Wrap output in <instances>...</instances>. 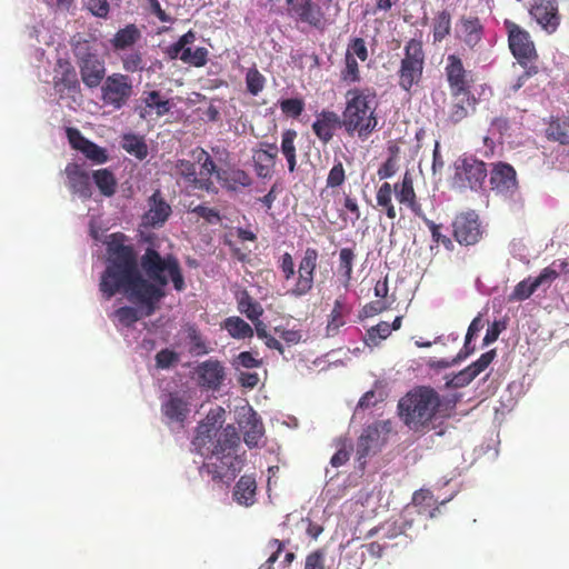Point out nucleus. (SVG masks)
Segmentation results:
<instances>
[{"mask_svg":"<svg viewBox=\"0 0 569 569\" xmlns=\"http://www.w3.org/2000/svg\"><path fill=\"white\" fill-rule=\"evenodd\" d=\"M127 236L112 233L106 241L107 261L101 273L99 290L106 300L122 293L130 302L146 308L151 316L157 303L166 296L164 288L171 280L177 291L186 289L178 259L172 254L162 257L156 249L147 248L139 261L134 248L126 244Z\"/></svg>","mask_w":569,"mask_h":569,"instance_id":"obj_1","label":"nucleus"},{"mask_svg":"<svg viewBox=\"0 0 569 569\" xmlns=\"http://www.w3.org/2000/svg\"><path fill=\"white\" fill-rule=\"evenodd\" d=\"M212 443L210 455L201 467L213 482L230 485L243 467V459L237 455L240 437L236 427L228 425L221 430L213 426L200 425L194 438V445L204 447Z\"/></svg>","mask_w":569,"mask_h":569,"instance_id":"obj_2","label":"nucleus"},{"mask_svg":"<svg viewBox=\"0 0 569 569\" xmlns=\"http://www.w3.org/2000/svg\"><path fill=\"white\" fill-rule=\"evenodd\" d=\"M456 407L455 399L442 398L429 386H417L398 401L400 420L411 431L426 433L435 428V421L449 418Z\"/></svg>","mask_w":569,"mask_h":569,"instance_id":"obj_3","label":"nucleus"},{"mask_svg":"<svg viewBox=\"0 0 569 569\" xmlns=\"http://www.w3.org/2000/svg\"><path fill=\"white\" fill-rule=\"evenodd\" d=\"M377 93L373 88H353L346 93L342 127L349 136L366 140L377 128Z\"/></svg>","mask_w":569,"mask_h":569,"instance_id":"obj_4","label":"nucleus"},{"mask_svg":"<svg viewBox=\"0 0 569 569\" xmlns=\"http://www.w3.org/2000/svg\"><path fill=\"white\" fill-rule=\"evenodd\" d=\"M503 26L508 34L509 49L517 62L525 69L523 73L518 77L517 82L512 86L513 91H517L529 78L539 72V68L536 64L539 56L535 42L526 29L509 19L503 21Z\"/></svg>","mask_w":569,"mask_h":569,"instance_id":"obj_5","label":"nucleus"},{"mask_svg":"<svg viewBox=\"0 0 569 569\" xmlns=\"http://www.w3.org/2000/svg\"><path fill=\"white\" fill-rule=\"evenodd\" d=\"M426 53L421 40L410 39L403 47V57L397 71L398 86L411 93L413 87H418L423 78Z\"/></svg>","mask_w":569,"mask_h":569,"instance_id":"obj_6","label":"nucleus"},{"mask_svg":"<svg viewBox=\"0 0 569 569\" xmlns=\"http://www.w3.org/2000/svg\"><path fill=\"white\" fill-rule=\"evenodd\" d=\"M72 51L88 88L98 87L106 76L104 61L99 58L96 41L79 38L72 43Z\"/></svg>","mask_w":569,"mask_h":569,"instance_id":"obj_7","label":"nucleus"},{"mask_svg":"<svg viewBox=\"0 0 569 569\" xmlns=\"http://www.w3.org/2000/svg\"><path fill=\"white\" fill-rule=\"evenodd\" d=\"M288 13L297 22L323 32L332 20L327 14L329 6L317 0H286Z\"/></svg>","mask_w":569,"mask_h":569,"instance_id":"obj_8","label":"nucleus"},{"mask_svg":"<svg viewBox=\"0 0 569 569\" xmlns=\"http://www.w3.org/2000/svg\"><path fill=\"white\" fill-rule=\"evenodd\" d=\"M133 93V84L129 76L112 73L107 77L101 87V100L114 110L123 108Z\"/></svg>","mask_w":569,"mask_h":569,"instance_id":"obj_9","label":"nucleus"},{"mask_svg":"<svg viewBox=\"0 0 569 569\" xmlns=\"http://www.w3.org/2000/svg\"><path fill=\"white\" fill-rule=\"evenodd\" d=\"M488 174L482 160L472 156L459 158L455 163V182L460 187L478 190L482 187Z\"/></svg>","mask_w":569,"mask_h":569,"instance_id":"obj_10","label":"nucleus"},{"mask_svg":"<svg viewBox=\"0 0 569 569\" xmlns=\"http://www.w3.org/2000/svg\"><path fill=\"white\" fill-rule=\"evenodd\" d=\"M451 227L452 237L461 246H475L482 239L483 228L473 210L457 214Z\"/></svg>","mask_w":569,"mask_h":569,"instance_id":"obj_11","label":"nucleus"},{"mask_svg":"<svg viewBox=\"0 0 569 569\" xmlns=\"http://www.w3.org/2000/svg\"><path fill=\"white\" fill-rule=\"evenodd\" d=\"M319 253L315 248H307L300 260L298 278L295 286L288 291L292 297H302L308 295L313 288L315 273L318 266Z\"/></svg>","mask_w":569,"mask_h":569,"instance_id":"obj_12","label":"nucleus"},{"mask_svg":"<svg viewBox=\"0 0 569 569\" xmlns=\"http://www.w3.org/2000/svg\"><path fill=\"white\" fill-rule=\"evenodd\" d=\"M390 429L389 421H376L367 426L357 441V459L360 461L366 459L371 452H376L385 442L382 433H389Z\"/></svg>","mask_w":569,"mask_h":569,"instance_id":"obj_13","label":"nucleus"},{"mask_svg":"<svg viewBox=\"0 0 569 569\" xmlns=\"http://www.w3.org/2000/svg\"><path fill=\"white\" fill-rule=\"evenodd\" d=\"M491 190L503 197H512L518 191L515 168L506 162H497L490 172Z\"/></svg>","mask_w":569,"mask_h":569,"instance_id":"obj_14","label":"nucleus"},{"mask_svg":"<svg viewBox=\"0 0 569 569\" xmlns=\"http://www.w3.org/2000/svg\"><path fill=\"white\" fill-rule=\"evenodd\" d=\"M172 108L171 101L159 90L143 91L139 102L134 107L141 120H148L152 114L158 118L166 116Z\"/></svg>","mask_w":569,"mask_h":569,"instance_id":"obj_15","label":"nucleus"},{"mask_svg":"<svg viewBox=\"0 0 569 569\" xmlns=\"http://www.w3.org/2000/svg\"><path fill=\"white\" fill-rule=\"evenodd\" d=\"M445 74L450 92H471L472 79L461 58L449 54L446 59Z\"/></svg>","mask_w":569,"mask_h":569,"instance_id":"obj_16","label":"nucleus"},{"mask_svg":"<svg viewBox=\"0 0 569 569\" xmlns=\"http://www.w3.org/2000/svg\"><path fill=\"white\" fill-rule=\"evenodd\" d=\"M172 213L171 206L157 189L148 199V210L142 216V226L146 228H161Z\"/></svg>","mask_w":569,"mask_h":569,"instance_id":"obj_17","label":"nucleus"},{"mask_svg":"<svg viewBox=\"0 0 569 569\" xmlns=\"http://www.w3.org/2000/svg\"><path fill=\"white\" fill-rule=\"evenodd\" d=\"M529 13L548 33H553L560 24L556 0H532Z\"/></svg>","mask_w":569,"mask_h":569,"instance_id":"obj_18","label":"nucleus"},{"mask_svg":"<svg viewBox=\"0 0 569 569\" xmlns=\"http://www.w3.org/2000/svg\"><path fill=\"white\" fill-rule=\"evenodd\" d=\"M196 372L199 386L210 390H219L226 378L224 367L212 358L198 365Z\"/></svg>","mask_w":569,"mask_h":569,"instance_id":"obj_19","label":"nucleus"},{"mask_svg":"<svg viewBox=\"0 0 569 569\" xmlns=\"http://www.w3.org/2000/svg\"><path fill=\"white\" fill-rule=\"evenodd\" d=\"M340 127H342V117L340 118L339 114L332 110H322L316 114L312 131L316 137L326 144L332 140L336 130Z\"/></svg>","mask_w":569,"mask_h":569,"instance_id":"obj_20","label":"nucleus"},{"mask_svg":"<svg viewBox=\"0 0 569 569\" xmlns=\"http://www.w3.org/2000/svg\"><path fill=\"white\" fill-rule=\"evenodd\" d=\"M451 102L448 106V120L456 124L475 111L477 99L472 92H450Z\"/></svg>","mask_w":569,"mask_h":569,"instance_id":"obj_21","label":"nucleus"},{"mask_svg":"<svg viewBox=\"0 0 569 569\" xmlns=\"http://www.w3.org/2000/svg\"><path fill=\"white\" fill-rule=\"evenodd\" d=\"M392 191H395L396 198L400 203L408 206L417 217H423L425 212L418 202L413 179L409 171L405 172L401 182L396 183Z\"/></svg>","mask_w":569,"mask_h":569,"instance_id":"obj_22","label":"nucleus"},{"mask_svg":"<svg viewBox=\"0 0 569 569\" xmlns=\"http://www.w3.org/2000/svg\"><path fill=\"white\" fill-rule=\"evenodd\" d=\"M68 180V188L74 194L84 199L91 197V186L89 173L81 169L76 162H70L64 168Z\"/></svg>","mask_w":569,"mask_h":569,"instance_id":"obj_23","label":"nucleus"},{"mask_svg":"<svg viewBox=\"0 0 569 569\" xmlns=\"http://www.w3.org/2000/svg\"><path fill=\"white\" fill-rule=\"evenodd\" d=\"M239 426L243 433L244 443L249 448L257 447L264 431L263 425L257 412L250 409L248 413L241 417Z\"/></svg>","mask_w":569,"mask_h":569,"instance_id":"obj_24","label":"nucleus"},{"mask_svg":"<svg viewBox=\"0 0 569 569\" xmlns=\"http://www.w3.org/2000/svg\"><path fill=\"white\" fill-rule=\"evenodd\" d=\"M161 412L169 422L183 423L189 413V403L177 393H170L161 405Z\"/></svg>","mask_w":569,"mask_h":569,"instance_id":"obj_25","label":"nucleus"},{"mask_svg":"<svg viewBox=\"0 0 569 569\" xmlns=\"http://www.w3.org/2000/svg\"><path fill=\"white\" fill-rule=\"evenodd\" d=\"M217 179L223 188L230 191H238L252 184L250 174L239 168L221 169L217 172Z\"/></svg>","mask_w":569,"mask_h":569,"instance_id":"obj_26","label":"nucleus"},{"mask_svg":"<svg viewBox=\"0 0 569 569\" xmlns=\"http://www.w3.org/2000/svg\"><path fill=\"white\" fill-rule=\"evenodd\" d=\"M257 482L251 475L240 477L233 489V499L241 506L250 507L256 502Z\"/></svg>","mask_w":569,"mask_h":569,"instance_id":"obj_27","label":"nucleus"},{"mask_svg":"<svg viewBox=\"0 0 569 569\" xmlns=\"http://www.w3.org/2000/svg\"><path fill=\"white\" fill-rule=\"evenodd\" d=\"M546 138L569 146V116L552 117L546 128Z\"/></svg>","mask_w":569,"mask_h":569,"instance_id":"obj_28","label":"nucleus"},{"mask_svg":"<svg viewBox=\"0 0 569 569\" xmlns=\"http://www.w3.org/2000/svg\"><path fill=\"white\" fill-rule=\"evenodd\" d=\"M178 173L196 189L209 191L213 182L209 178H198L196 164L190 160L180 159L176 164Z\"/></svg>","mask_w":569,"mask_h":569,"instance_id":"obj_29","label":"nucleus"},{"mask_svg":"<svg viewBox=\"0 0 569 569\" xmlns=\"http://www.w3.org/2000/svg\"><path fill=\"white\" fill-rule=\"evenodd\" d=\"M462 39L465 43L473 48L482 39L483 27L478 17H462L460 19Z\"/></svg>","mask_w":569,"mask_h":569,"instance_id":"obj_30","label":"nucleus"},{"mask_svg":"<svg viewBox=\"0 0 569 569\" xmlns=\"http://www.w3.org/2000/svg\"><path fill=\"white\" fill-rule=\"evenodd\" d=\"M412 506L417 508V512L426 515L429 518L436 517L439 512L438 500L428 489H420L412 496Z\"/></svg>","mask_w":569,"mask_h":569,"instance_id":"obj_31","label":"nucleus"},{"mask_svg":"<svg viewBox=\"0 0 569 569\" xmlns=\"http://www.w3.org/2000/svg\"><path fill=\"white\" fill-rule=\"evenodd\" d=\"M298 133L293 129H286L281 133L280 150L288 163V170L293 172L297 169V148L296 140Z\"/></svg>","mask_w":569,"mask_h":569,"instance_id":"obj_32","label":"nucleus"},{"mask_svg":"<svg viewBox=\"0 0 569 569\" xmlns=\"http://www.w3.org/2000/svg\"><path fill=\"white\" fill-rule=\"evenodd\" d=\"M252 158L257 176L262 179L271 178L277 157L271 154L269 150H253Z\"/></svg>","mask_w":569,"mask_h":569,"instance_id":"obj_33","label":"nucleus"},{"mask_svg":"<svg viewBox=\"0 0 569 569\" xmlns=\"http://www.w3.org/2000/svg\"><path fill=\"white\" fill-rule=\"evenodd\" d=\"M141 38V32L133 23L127 24L124 28L117 31L111 44L114 50H124L133 46Z\"/></svg>","mask_w":569,"mask_h":569,"instance_id":"obj_34","label":"nucleus"},{"mask_svg":"<svg viewBox=\"0 0 569 569\" xmlns=\"http://www.w3.org/2000/svg\"><path fill=\"white\" fill-rule=\"evenodd\" d=\"M222 329H224L234 339L252 338L254 333L253 328L237 316L224 319L222 322Z\"/></svg>","mask_w":569,"mask_h":569,"instance_id":"obj_35","label":"nucleus"},{"mask_svg":"<svg viewBox=\"0 0 569 569\" xmlns=\"http://www.w3.org/2000/svg\"><path fill=\"white\" fill-rule=\"evenodd\" d=\"M97 188L104 197H112L117 191V179L109 169H98L92 172Z\"/></svg>","mask_w":569,"mask_h":569,"instance_id":"obj_36","label":"nucleus"},{"mask_svg":"<svg viewBox=\"0 0 569 569\" xmlns=\"http://www.w3.org/2000/svg\"><path fill=\"white\" fill-rule=\"evenodd\" d=\"M238 310L250 321L254 322L263 313V308L256 301L248 291H242L238 297Z\"/></svg>","mask_w":569,"mask_h":569,"instance_id":"obj_37","label":"nucleus"},{"mask_svg":"<svg viewBox=\"0 0 569 569\" xmlns=\"http://www.w3.org/2000/svg\"><path fill=\"white\" fill-rule=\"evenodd\" d=\"M121 147L139 160L148 156V147L144 139L133 133H126L122 137Z\"/></svg>","mask_w":569,"mask_h":569,"instance_id":"obj_38","label":"nucleus"},{"mask_svg":"<svg viewBox=\"0 0 569 569\" xmlns=\"http://www.w3.org/2000/svg\"><path fill=\"white\" fill-rule=\"evenodd\" d=\"M346 307L342 299H336L333 308L329 315L326 332L328 337H333L339 332V329L345 326Z\"/></svg>","mask_w":569,"mask_h":569,"instance_id":"obj_39","label":"nucleus"},{"mask_svg":"<svg viewBox=\"0 0 569 569\" xmlns=\"http://www.w3.org/2000/svg\"><path fill=\"white\" fill-rule=\"evenodd\" d=\"M58 66L61 69V76L54 78V86H62L66 89H76L79 80L74 68L69 61L59 60Z\"/></svg>","mask_w":569,"mask_h":569,"instance_id":"obj_40","label":"nucleus"},{"mask_svg":"<svg viewBox=\"0 0 569 569\" xmlns=\"http://www.w3.org/2000/svg\"><path fill=\"white\" fill-rule=\"evenodd\" d=\"M567 260H555L550 266L543 268L539 276L533 279V286H542L545 283H551L556 280L560 272L565 271L568 267Z\"/></svg>","mask_w":569,"mask_h":569,"instance_id":"obj_41","label":"nucleus"},{"mask_svg":"<svg viewBox=\"0 0 569 569\" xmlns=\"http://www.w3.org/2000/svg\"><path fill=\"white\" fill-rule=\"evenodd\" d=\"M377 204L381 207L389 219L397 217L396 208L392 203V186L389 182H383L377 191Z\"/></svg>","mask_w":569,"mask_h":569,"instance_id":"obj_42","label":"nucleus"},{"mask_svg":"<svg viewBox=\"0 0 569 569\" xmlns=\"http://www.w3.org/2000/svg\"><path fill=\"white\" fill-rule=\"evenodd\" d=\"M192 156L194 161L201 167V178L211 179L212 174L217 176V172L220 171L211 156L203 148H196L192 151Z\"/></svg>","mask_w":569,"mask_h":569,"instance_id":"obj_43","label":"nucleus"},{"mask_svg":"<svg viewBox=\"0 0 569 569\" xmlns=\"http://www.w3.org/2000/svg\"><path fill=\"white\" fill-rule=\"evenodd\" d=\"M180 60L189 66L201 68L204 67L209 60V51L204 47H198L194 50L186 48L180 56Z\"/></svg>","mask_w":569,"mask_h":569,"instance_id":"obj_44","label":"nucleus"},{"mask_svg":"<svg viewBox=\"0 0 569 569\" xmlns=\"http://www.w3.org/2000/svg\"><path fill=\"white\" fill-rule=\"evenodd\" d=\"M451 30V16L447 10H442L437 13L433 23V41L440 42Z\"/></svg>","mask_w":569,"mask_h":569,"instance_id":"obj_45","label":"nucleus"},{"mask_svg":"<svg viewBox=\"0 0 569 569\" xmlns=\"http://www.w3.org/2000/svg\"><path fill=\"white\" fill-rule=\"evenodd\" d=\"M392 332V328L386 321H380L378 325L367 330L366 343L368 346H378L381 340L387 339Z\"/></svg>","mask_w":569,"mask_h":569,"instance_id":"obj_46","label":"nucleus"},{"mask_svg":"<svg viewBox=\"0 0 569 569\" xmlns=\"http://www.w3.org/2000/svg\"><path fill=\"white\" fill-rule=\"evenodd\" d=\"M355 258L356 253L352 248H342L339 252V270L343 273L346 286L352 278Z\"/></svg>","mask_w":569,"mask_h":569,"instance_id":"obj_47","label":"nucleus"},{"mask_svg":"<svg viewBox=\"0 0 569 569\" xmlns=\"http://www.w3.org/2000/svg\"><path fill=\"white\" fill-rule=\"evenodd\" d=\"M247 90L252 96H258L266 86L264 76L256 68H249L246 73Z\"/></svg>","mask_w":569,"mask_h":569,"instance_id":"obj_48","label":"nucleus"},{"mask_svg":"<svg viewBox=\"0 0 569 569\" xmlns=\"http://www.w3.org/2000/svg\"><path fill=\"white\" fill-rule=\"evenodd\" d=\"M122 68L124 71L134 73L141 72L146 68L142 53L133 50L121 56Z\"/></svg>","mask_w":569,"mask_h":569,"instance_id":"obj_49","label":"nucleus"},{"mask_svg":"<svg viewBox=\"0 0 569 569\" xmlns=\"http://www.w3.org/2000/svg\"><path fill=\"white\" fill-rule=\"evenodd\" d=\"M188 339L191 343L190 352L194 356H203L209 352V349L194 325H188L187 327Z\"/></svg>","mask_w":569,"mask_h":569,"instance_id":"obj_50","label":"nucleus"},{"mask_svg":"<svg viewBox=\"0 0 569 569\" xmlns=\"http://www.w3.org/2000/svg\"><path fill=\"white\" fill-rule=\"evenodd\" d=\"M345 62L346 66L341 71V79L348 83L359 82L361 79L359 64L356 58L352 57L351 52H346Z\"/></svg>","mask_w":569,"mask_h":569,"instance_id":"obj_51","label":"nucleus"},{"mask_svg":"<svg viewBox=\"0 0 569 569\" xmlns=\"http://www.w3.org/2000/svg\"><path fill=\"white\" fill-rule=\"evenodd\" d=\"M279 106L283 114L293 119L299 118L305 110V101L301 98L283 99Z\"/></svg>","mask_w":569,"mask_h":569,"instance_id":"obj_52","label":"nucleus"},{"mask_svg":"<svg viewBox=\"0 0 569 569\" xmlns=\"http://www.w3.org/2000/svg\"><path fill=\"white\" fill-rule=\"evenodd\" d=\"M420 219H422V221L429 228L433 242L441 243L447 250H453L452 240L449 237L441 233L440 224H437L432 220L428 219L426 214H423V217H420Z\"/></svg>","mask_w":569,"mask_h":569,"instance_id":"obj_53","label":"nucleus"},{"mask_svg":"<svg viewBox=\"0 0 569 569\" xmlns=\"http://www.w3.org/2000/svg\"><path fill=\"white\" fill-rule=\"evenodd\" d=\"M81 153L96 164L106 163L109 159L107 150L92 141H89Z\"/></svg>","mask_w":569,"mask_h":569,"instance_id":"obj_54","label":"nucleus"},{"mask_svg":"<svg viewBox=\"0 0 569 569\" xmlns=\"http://www.w3.org/2000/svg\"><path fill=\"white\" fill-rule=\"evenodd\" d=\"M346 181V170L340 160H336L327 177L328 188H338Z\"/></svg>","mask_w":569,"mask_h":569,"instance_id":"obj_55","label":"nucleus"},{"mask_svg":"<svg viewBox=\"0 0 569 569\" xmlns=\"http://www.w3.org/2000/svg\"><path fill=\"white\" fill-rule=\"evenodd\" d=\"M113 316L124 327H131L139 320L137 309L129 306L118 308L114 310Z\"/></svg>","mask_w":569,"mask_h":569,"instance_id":"obj_56","label":"nucleus"},{"mask_svg":"<svg viewBox=\"0 0 569 569\" xmlns=\"http://www.w3.org/2000/svg\"><path fill=\"white\" fill-rule=\"evenodd\" d=\"M539 287L533 286V279H525L520 281L513 289L511 298L513 300L522 301L528 299Z\"/></svg>","mask_w":569,"mask_h":569,"instance_id":"obj_57","label":"nucleus"},{"mask_svg":"<svg viewBox=\"0 0 569 569\" xmlns=\"http://www.w3.org/2000/svg\"><path fill=\"white\" fill-rule=\"evenodd\" d=\"M482 328H483V322H482L481 316L479 315L476 318H473V320L469 325V328H468L467 335H466L465 346H463L466 353L463 356H461V353H459L458 355L459 359L466 358L469 353H471L473 351V348L469 349V345H470L471 340L473 339V337Z\"/></svg>","mask_w":569,"mask_h":569,"instance_id":"obj_58","label":"nucleus"},{"mask_svg":"<svg viewBox=\"0 0 569 569\" xmlns=\"http://www.w3.org/2000/svg\"><path fill=\"white\" fill-rule=\"evenodd\" d=\"M496 358V350L492 349V350H489L485 353H482L478 360H476L475 362H472L471 365H469V370H471V372L478 377L482 371H485L489 365L493 361V359Z\"/></svg>","mask_w":569,"mask_h":569,"instance_id":"obj_59","label":"nucleus"},{"mask_svg":"<svg viewBox=\"0 0 569 569\" xmlns=\"http://www.w3.org/2000/svg\"><path fill=\"white\" fill-rule=\"evenodd\" d=\"M66 134H67V138H68V141H69L71 148L77 151H80V152L83 150L86 144L90 141L77 128H71V127L67 128Z\"/></svg>","mask_w":569,"mask_h":569,"instance_id":"obj_60","label":"nucleus"},{"mask_svg":"<svg viewBox=\"0 0 569 569\" xmlns=\"http://www.w3.org/2000/svg\"><path fill=\"white\" fill-rule=\"evenodd\" d=\"M270 548H274V551L270 557L263 562L258 569H274L273 565L278 560L280 553L283 551L286 547V542L279 539H271L268 543Z\"/></svg>","mask_w":569,"mask_h":569,"instance_id":"obj_61","label":"nucleus"},{"mask_svg":"<svg viewBox=\"0 0 569 569\" xmlns=\"http://www.w3.org/2000/svg\"><path fill=\"white\" fill-rule=\"evenodd\" d=\"M179 356L177 352L170 349H162L156 355L157 367L161 369H168L178 362Z\"/></svg>","mask_w":569,"mask_h":569,"instance_id":"obj_62","label":"nucleus"},{"mask_svg":"<svg viewBox=\"0 0 569 569\" xmlns=\"http://www.w3.org/2000/svg\"><path fill=\"white\" fill-rule=\"evenodd\" d=\"M347 52H351L353 58H359L361 61L368 59V49L366 41L362 38H355L350 41Z\"/></svg>","mask_w":569,"mask_h":569,"instance_id":"obj_63","label":"nucleus"},{"mask_svg":"<svg viewBox=\"0 0 569 569\" xmlns=\"http://www.w3.org/2000/svg\"><path fill=\"white\" fill-rule=\"evenodd\" d=\"M236 363L240 367L252 369L259 368L262 361L254 357L250 351H242L237 356Z\"/></svg>","mask_w":569,"mask_h":569,"instance_id":"obj_64","label":"nucleus"}]
</instances>
